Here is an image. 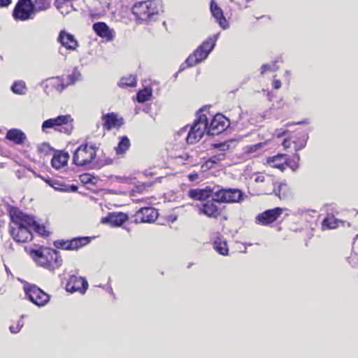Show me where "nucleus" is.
I'll return each instance as SVG.
<instances>
[{
    "label": "nucleus",
    "mask_w": 358,
    "mask_h": 358,
    "mask_svg": "<svg viewBox=\"0 0 358 358\" xmlns=\"http://www.w3.org/2000/svg\"><path fill=\"white\" fill-rule=\"evenodd\" d=\"M215 196L220 203H240L243 201L244 194L238 189L217 188Z\"/></svg>",
    "instance_id": "obj_8"
},
{
    "label": "nucleus",
    "mask_w": 358,
    "mask_h": 358,
    "mask_svg": "<svg viewBox=\"0 0 358 358\" xmlns=\"http://www.w3.org/2000/svg\"><path fill=\"white\" fill-rule=\"evenodd\" d=\"M24 292L29 299L38 306H44L50 300V296L36 285H24Z\"/></svg>",
    "instance_id": "obj_9"
},
{
    "label": "nucleus",
    "mask_w": 358,
    "mask_h": 358,
    "mask_svg": "<svg viewBox=\"0 0 358 358\" xmlns=\"http://www.w3.org/2000/svg\"><path fill=\"white\" fill-rule=\"evenodd\" d=\"M87 287V281L84 278L76 275H71L66 285V291L71 293L78 292L85 294Z\"/></svg>",
    "instance_id": "obj_12"
},
{
    "label": "nucleus",
    "mask_w": 358,
    "mask_h": 358,
    "mask_svg": "<svg viewBox=\"0 0 358 358\" xmlns=\"http://www.w3.org/2000/svg\"><path fill=\"white\" fill-rule=\"evenodd\" d=\"M50 185L52 187H54L55 189L64 190V189H62V188L59 187V185H57V183H53V184L50 183Z\"/></svg>",
    "instance_id": "obj_49"
},
{
    "label": "nucleus",
    "mask_w": 358,
    "mask_h": 358,
    "mask_svg": "<svg viewBox=\"0 0 358 358\" xmlns=\"http://www.w3.org/2000/svg\"><path fill=\"white\" fill-rule=\"evenodd\" d=\"M136 84V77H134V76H129L127 77H124L120 80L119 83V86L121 87H134Z\"/></svg>",
    "instance_id": "obj_35"
},
{
    "label": "nucleus",
    "mask_w": 358,
    "mask_h": 358,
    "mask_svg": "<svg viewBox=\"0 0 358 358\" xmlns=\"http://www.w3.org/2000/svg\"><path fill=\"white\" fill-rule=\"evenodd\" d=\"M225 159V155L222 152L216 154L212 156L209 159L208 162L212 164H217L221 161H223Z\"/></svg>",
    "instance_id": "obj_41"
},
{
    "label": "nucleus",
    "mask_w": 358,
    "mask_h": 358,
    "mask_svg": "<svg viewBox=\"0 0 358 358\" xmlns=\"http://www.w3.org/2000/svg\"><path fill=\"white\" fill-rule=\"evenodd\" d=\"M264 188V193L266 194H271L274 193L280 199H287L289 195V188L285 182H280L278 188H275L274 186H262Z\"/></svg>",
    "instance_id": "obj_17"
},
{
    "label": "nucleus",
    "mask_w": 358,
    "mask_h": 358,
    "mask_svg": "<svg viewBox=\"0 0 358 358\" xmlns=\"http://www.w3.org/2000/svg\"><path fill=\"white\" fill-rule=\"evenodd\" d=\"M255 182L260 184L259 185V187L262 189L263 192L264 188L262 187V186L273 187L275 185L273 177L270 175H258L255 178Z\"/></svg>",
    "instance_id": "obj_26"
},
{
    "label": "nucleus",
    "mask_w": 358,
    "mask_h": 358,
    "mask_svg": "<svg viewBox=\"0 0 358 358\" xmlns=\"http://www.w3.org/2000/svg\"><path fill=\"white\" fill-rule=\"evenodd\" d=\"M284 209L282 208H275L260 213L257 217V222L262 225H268L275 222L282 213Z\"/></svg>",
    "instance_id": "obj_13"
},
{
    "label": "nucleus",
    "mask_w": 358,
    "mask_h": 358,
    "mask_svg": "<svg viewBox=\"0 0 358 358\" xmlns=\"http://www.w3.org/2000/svg\"><path fill=\"white\" fill-rule=\"evenodd\" d=\"M269 139L266 140V141L263 143H259L255 145L246 146L245 148V152L246 153H253L259 150L260 148H263L265 145L267 144Z\"/></svg>",
    "instance_id": "obj_37"
},
{
    "label": "nucleus",
    "mask_w": 358,
    "mask_h": 358,
    "mask_svg": "<svg viewBox=\"0 0 358 358\" xmlns=\"http://www.w3.org/2000/svg\"><path fill=\"white\" fill-rule=\"evenodd\" d=\"M145 189V185H138L135 187L131 192V196H134L137 193H141Z\"/></svg>",
    "instance_id": "obj_45"
},
{
    "label": "nucleus",
    "mask_w": 358,
    "mask_h": 358,
    "mask_svg": "<svg viewBox=\"0 0 358 358\" xmlns=\"http://www.w3.org/2000/svg\"><path fill=\"white\" fill-rule=\"evenodd\" d=\"M57 247H59L64 250H71V245H70V241H60L57 243V245H56Z\"/></svg>",
    "instance_id": "obj_44"
},
{
    "label": "nucleus",
    "mask_w": 358,
    "mask_h": 358,
    "mask_svg": "<svg viewBox=\"0 0 358 358\" xmlns=\"http://www.w3.org/2000/svg\"><path fill=\"white\" fill-rule=\"evenodd\" d=\"M50 185L52 187H54L55 189L64 190V189H62V188L59 187V185H57V183H53V184L50 183Z\"/></svg>",
    "instance_id": "obj_50"
},
{
    "label": "nucleus",
    "mask_w": 358,
    "mask_h": 358,
    "mask_svg": "<svg viewBox=\"0 0 358 358\" xmlns=\"http://www.w3.org/2000/svg\"><path fill=\"white\" fill-rule=\"evenodd\" d=\"M285 73H286V75L289 76L290 74V71H286Z\"/></svg>",
    "instance_id": "obj_56"
},
{
    "label": "nucleus",
    "mask_w": 358,
    "mask_h": 358,
    "mask_svg": "<svg viewBox=\"0 0 358 358\" xmlns=\"http://www.w3.org/2000/svg\"><path fill=\"white\" fill-rule=\"evenodd\" d=\"M72 122L71 115H59L55 118L45 120L42 124V129L45 131L46 129L52 128L61 132L70 134L71 131Z\"/></svg>",
    "instance_id": "obj_6"
},
{
    "label": "nucleus",
    "mask_w": 358,
    "mask_h": 358,
    "mask_svg": "<svg viewBox=\"0 0 358 358\" xmlns=\"http://www.w3.org/2000/svg\"><path fill=\"white\" fill-rule=\"evenodd\" d=\"M296 159H297L298 160L299 159V158H300V157H299V154H296Z\"/></svg>",
    "instance_id": "obj_57"
},
{
    "label": "nucleus",
    "mask_w": 358,
    "mask_h": 358,
    "mask_svg": "<svg viewBox=\"0 0 358 358\" xmlns=\"http://www.w3.org/2000/svg\"><path fill=\"white\" fill-rule=\"evenodd\" d=\"M199 211L208 217L217 219L222 213V208L215 196L197 206Z\"/></svg>",
    "instance_id": "obj_10"
},
{
    "label": "nucleus",
    "mask_w": 358,
    "mask_h": 358,
    "mask_svg": "<svg viewBox=\"0 0 358 358\" xmlns=\"http://www.w3.org/2000/svg\"><path fill=\"white\" fill-rule=\"evenodd\" d=\"M90 243L88 237L76 238L70 241L71 250H78L79 248L87 245Z\"/></svg>",
    "instance_id": "obj_30"
},
{
    "label": "nucleus",
    "mask_w": 358,
    "mask_h": 358,
    "mask_svg": "<svg viewBox=\"0 0 358 358\" xmlns=\"http://www.w3.org/2000/svg\"><path fill=\"white\" fill-rule=\"evenodd\" d=\"M210 11L213 17L222 28L227 29L229 27L227 21L223 15L222 9L213 0L210 2Z\"/></svg>",
    "instance_id": "obj_21"
},
{
    "label": "nucleus",
    "mask_w": 358,
    "mask_h": 358,
    "mask_svg": "<svg viewBox=\"0 0 358 358\" xmlns=\"http://www.w3.org/2000/svg\"><path fill=\"white\" fill-rule=\"evenodd\" d=\"M343 223L342 221L337 220L334 216L327 217L322 222V229H334L338 227L339 224Z\"/></svg>",
    "instance_id": "obj_28"
},
{
    "label": "nucleus",
    "mask_w": 358,
    "mask_h": 358,
    "mask_svg": "<svg viewBox=\"0 0 358 358\" xmlns=\"http://www.w3.org/2000/svg\"><path fill=\"white\" fill-rule=\"evenodd\" d=\"M58 41L62 46L68 50H75L78 46V43L74 36L65 31H60Z\"/></svg>",
    "instance_id": "obj_18"
},
{
    "label": "nucleus",
    "mask_w": 358,
    "mask_h": 358,
    "mask_svg": "<svg viewBox=\"0 0 358 358\" xmlns=\"http://www.w3.org/2000/svg\"><path fill=\"white\" fill-rule=\"evenodd\" d=\"M9 215L11 220L10 232L13 238L18 243L31 241L33 238L31 227L35 223L34 219L17 208H11Z\"/></svg>",
    "instance_id": "obj_1"
},
{
    "label": "nucleus",
    "mask_w": 358,
    "mask_h": 358,
    "mask_svg": "<svg viewBox=\"0 0 358 358\" xmlns=\"http://www.w3.org/2000/svg\"><path fill=\"white\" fill-rule=\"evenodd\" d=\"M46 86H50L58 92H62L68 85L60 80L59 78H52L46 80Z\"/></svg>",
    "instance_id": "obj_29"
},
{
    "label": "nucleus",
    "mask_w": 358,
    "mask_h": 358,
    "mask_svg": "<svg viewBox=\"0 0 358 358\" xmlns=\"http://www.w3.org/2000/svg\"><path fill=\"white\" fill-rule=\"evenodd\" d=\"M278 69L279 66L276 64L275 62H273L271 64H263L261 67V74L264 75L267 71H275Z\"/></svg>",
    "instance_id": "obj_38"
},
{
    "label": "nucleus",
    "mask_w": 358,
    "mask_h": 358,
    "mask_svg": "<svg viewBox=\"0 0 358 358\" xmlns=\"http://www.w3.org/2000/svg\"><path fill=\"white\" fill-rule=\"evenodd\" d=\"M27 252L36 264L49 270H55L62 264V258L57 251L35 245L34 248H26Z\"/></svg>",
    "instance_id": "obj_2"
},
{
    "label": "nucleus",
    "mask_w": 358,
    "mask_h": 358,
    "mask_svg": "<svg viewBox=\"0 0 358 358\" xmlns=\"http://www.w3.org/2000/svg\"><path fill=\"white\" fill-rule=\"evenodd\" d=\"M162 11L161 0H147L136 3L132 7V13L141 22H148L155 20Z\"/></svg>",
    "instance_id": "obj_3"
},
{
    "label": "nucleus",
    "mask_w": 358,
    "mask_h": 358,
    "mask_svg": "<svg viewBox=\"0 0 358 358\" xmlns=\"http://www.w3.org/2000/svg\"><path fill=\"white\" fill-rule=\"evenodd\" d=\"M81 78V74L77 68H74L72 73L68 76V82L66 85H73L76 81L80 80Z\"/></svg>",
    "instance_id": "obj_36"
},
{
    "label": "nucleus",
    "mask_w": 358,
    "mask_h": 358,
    "mask_svg": "<svg viewBox=\"0 0 358 358\" xmlns=\"http://www.w3.org/2000/svg\"><path fill=\"white\" fill-rule=\"evenodd\" d=\"M88 176H82V181L83 182L85 178H87Z\"/></svg>",
    "instance_id": "obj_55"
},
{
    "label": "nucleus",
    "mask_w": 358,
    "mask_h": 358,
    "mask_svg": "<svg viewBox=\"0 0 358 358\" xmlns=\"http://www.w3.org/2000/svg\"><path fill=\"white\" fill-rule=\"evenodd\" d=\"M6 138L15 144H22L26 139L25 134L18 129H11L7 131Z\"/></svg>",
    "instance_id": "obj_23"
},
{
    "label": "nucleus",
    "mask_w": 358,
    "mask_h": 358,
    "mask_svg": "<svg viewBox=\"0 0 358 358\" xmlns=\"http://www.w3.org/2000/svg\"><path fill=\"white\" fill-rule=\"evenodd\" d=\"M189 177L191 180H193L194 178H196V175H195L194 176L190 175Z\"/></svg>",
    "instance_id": "obj_54"
},
{
    "label": "nucleus",
    "mask_w": 358,
    "mask_h": 358,
    "mask_svg": "<svg viewBox=\"0 0 358 358\" xmlns=\"http://www.w3.org/2000/svg\"><path fill=\"white\" fill-rule=\"evenodd\" d=\"M128 216L123 213H110L107 217H103L101 222L103 223L108 224L112 227H120L126 220Z\"/></svg>",
    "instance_id": "obj_20"
},
{
    "label": "nucleus",
    "mask_w": 358,
    "mask_h": 358,
    "mask_svg": "<svg viewBox=\"0 0 358 358\" xmlns=\"http://www.w3.org/2000/svg\"><path fill=\"white\" fill-rule=\"evenodd\" d=\"M34 9L31 0H20L13 10V17L15 20H26L30 18Z\"/></svg>",
    "instance_id": "obj_11"
},
{
    "label": "nucleus",
    "mask_w": 358,
    "mask_h": 358,
    "mask_svg": "<svg viewBox=\"0 0 358 358\" xmlns=\"http://www.w3.org/2000/svg\"><path fill=\"white\" fill-rule=\"evenodd\" d=\"M23 320L22 318H21L17 323L15 326H10V331L12 334H17L18 333L22 327H23Z\"/></svg>",
    "instance_id": "obj_42"
},
{
    "label": "nucleus",
    "mask_w": 358,
    "mask_h": 358,
    "mask_svg": "<svg viewBox=\"0 0 358 358\" xmlns=\"http://www.w3.org/2000/svg\"><path fill=\"white\" fill-rule=\"evenodd\" d=\"M104 122L103 127L107 129L119 127L122 124V119L118 118L114 113L107 114L103 117Z\"/></svg>",
    "instance_id": "obj_24"
},
{
    "label": "nucleus",
    "mask_w": 358,
    "mask_h": 358,
    "mask_svg": "<svg viewBox=\"0 0 358 358\" xmlns=\"http://www.w3.org/2000/svg\"><path fill=\"white\" fill-rule=\"evenodd\" d=\"M152 93L151 88L145 87L138 92L136 99L139 103H144L150 100Z\"/></svg>",
    "instance_id": "obj_32"
},
{
    "label": "nucleus",
    "mask_w": 358,
    "mask_h": 358,
    "mask_svg": "<svg viewBox=\"0 0 358 358\" xmlns=\"http://www.w3.org/2000/svg\"><path fill=\"white\" fill-rule=\"evenodd\" d=\"M35 3L38 10H44L49 8V3L45 2L44 0H36Z\"/></svg>",
    "instance_id": "obj_43"
},
{
    "label": "nucleus",
    "mask_w": 358,
    "mask_h": 358,
    "mask_svg": "<svg viewBox=\"0 0 358 358\" xmlns=\"http://www.w3.org/2000/svg\"><path fill=\"white\" fill-rule=\"evenodd\" d=\"M158 216L157 211L153 208H142L136 212V220L141 222H154Z\"/></svg>",
    "instance_id": "obj_19"
},
{
    "label": "nucleus",
    "mask_w": 358,
    "mask_h": 358,
    "mask_svg": "<svg viewBox=\"0 0 358 358\" xmlns=\"http://www.w3.org/2000/svg\"><path fill=\"white\" fill-rule=\"evenodd\" d=\"M266 162L273 168L283 170L287 163V156L283 154L277 155L276 156L268 157Z\"/></svg>",
    "instance_id": "obj_25"
},
{
    "label": "nucleus",
    "mask_w": 358,
    "mask_h": 358,
    "mask_svg": "<svg viewBox=\"0 0 358 358\" xmlns=\"http://www.w3.org/2000/svg\"><path fill=\"white\" fill-rule=\"evenodd\" d=\"M208 132V118L204 114H199L198 118L195 120L193 126L186 137V141L189 144H194L198 142L203 136L205 132Z\"/></svg>",
    "instance_id": "obj_4"
},
{
    "label": "nucleus",
    "mask_w": 358,
    "mask_h": 358,
    "mask_svg": "<svg viewBox=\"0 0 358 358\" xmlns=\"http://www.w3.org/2000/svg\"><path fill=\"white\" fill-rule=\"evenodd\" d=\"M286 133H287V131H282V132H280V133L277 134H276V136H277L278 138H280V137H282V136H284Z\"/></svg>",
    "instance_id": "obj_51"
},
{
    "label": "nucleus",
    "mask_w": 358,
    "mask_h": 358,
    "mask_svg": "<svg viewBox=\"0 0 358 358\" xmlns=\"http://www.w3.org/2000/svg\"><path fill=\"white\" fill-rule=\"evenodd\" d=\"M71 1L72 0H55V5L62 14L66 15L68 14V10L62 9L64 5H66V7L69 8H73V5L71 3Z\"/></svg>",
    "instance_id": "obj_34"
},
{
    "label": "nucleus",
    "mask_w": 358,
    "mask_h": 358,
    "mask_svg": "<svg viewBox=\"0 0 358 358\" xmlns=\"http://www.w3.org/2000/svg\"><path fill=\"white\" fill-rule=\"evenodd\" d=\"M31 229L36 231L38 234H39L41 236H46L48 233L47 231L45 230V227L40 225L36 221L34 224H31Z\"/></svg>",
    "instance_id": "obj_39"
},
{
    "label": "nucleus",
    "mask_w": 358,
    "mask_h": 358,
    "mask_svg": "<svg viewBox=\"0 0 358 358\" xmlns=\"http://www.w3.org/2000/svg\"><path fill=\"white\" fill-rule=\"evenodd\" d=\"M273 85L275 89L278 90L281 87L282 83L280 80L274 78Z\"/></svg>",
    "instance_id": "obj_46"
},
{
    "label": "nucleus",
    "mask_w": 358,
    "mask_h": 358,
    "mask_svg": "<svg viewBox=\"0 0 358 358\" xmlns=\"http://www.w3.org/2000/svg\"><path fill=\"white\" fill-rule=\"evenodd\" d=\"M215 192H216V188L212 189L210 187H206L202 189L197 188L189 189L188 191V196L194 200L205 202L209 198L212 196L214 197Z\"/></svg>",
    "instance_id": "obj_14"
},
{
    "label": "nucleus",
    "mask_w": 358,
    "mask_h": 358,
    "mask_svg": "<svg viewBox=\"0 0 358 358\" xmlns=\"http://www.w3.org/2000/svg\"><path fill=\"white\" fill-rule=\"evenodd\" d=\"M11 90L16 94H25L27 92V87L25 83L22 80L15 81L11 86Z\"/></svg>",
    "instance_id": "obj_31"
},
{
    "label": "nucleus",
    "mask_w": 358,
    "mask_h": 358,
    "mask_svg": "<svg viewBox=\"0 0 358 358\" xmlns=\"http://www.w3.org/2000/svg\"><path fill=\"white\" fill-rule=\"evenodd\" d=\"M306 140L307 136L304 134L302 136V138L301 137L297 141H294L296 150H300L304 148L306 145Z\"/></svg>",
    "instance_id": "obj_40"
},
{
    "label": "nucleus",
    "mask_w": 358,
    "mask_h": 358,
    "mask_svg": "<svg viewBox=\"0 0 358 358\" xmlns=\"http://www.w3.org/2000/svg\"><path fill=\"white\" fill-rule=\"evenodd\" d=\"M214 249L222 255L228 254V247L225 241L217 239L214 242Z\"/></svg>",
    "instance_id": "obj_33"
},
{
    "label": "nucleus",
    "mask_w": 358,
    "mask_h": 358,
    "mask_svg": "<svg viewBox=\"0 0 358 358\" xmlns=\"http://www.w3.org/2000/svg\"><path fill=\"white\" fill-rule=\"evenodd\" d=\"M69 159V155L65 152H59L55 153L51 160L52 167L56 169H59L67 165Z\"/></svg>",
    "instance_id": "obj_22"
},
{
    "label": "nucleus",
    "mask_w": 358,
    "mask_h": 358,
    "mask_svg": "<svg viewBox=\"0 0 358 358\" xmlns=\"http://www.w3.org/2000/svg\"><path fill=\"white\" fill-rule=\"evenodd\" d=\"M96 148L93 145L82 144L75 151L73 157V162L78 166H83L90 164L96 157Z\"/></svg>",
    "instance_id": "obj_5"
},
{
    "label": "nucleus",
    "mask_w": 358,
    "mask_h": 358,
    "mask_svg": "<svg viewBox=\"0 0 358 358\" xmlns=\"http://www.w3.org/2000/svg\"><path fill=\"white\" fill-rule=\"evenodd\" d=\"M130 147V141L127 137L121 138L117 146L115 148L117 157L123 156Z\"/></svg>",
    "instance_id": "obj_27"
},
{
    "label": "nucleus",
    "mask_w": 358,
    "mask_h": 358,
    "mask_svg": "<svg viewBox=\"0 0 358 358\" xmlns=\"http://www.w3.org/2000/svg\"><path fill=\"white\" fill-rule=\"evenodd\" d=\"M215 45V39L209 38L204 41L187 59L188 66H194L205 59Z\"/></svg>",
    "instance_id": "obj_7"
},
{
    "label": "nucleus",
    "mask_w": 358,
    "mask_h": 358,
    "mask_svg": "<svg viewBox=\"0 0 358 358\" xmlns=\"http://www.w3.org/2000/svg\"><path fill=\"white\" fill-rule=\"evenodd\" d=\"M226 127L225 117L221 114H217L212 118L210 123L208 124V134L209 135L218 134L224 131Z\"/></svg>",
    "instance_id": "obj_15"
},
{
    "label": "nucleus",
    "mask_w": 358,
    "mask_h": 358,
    "mask_svg": "<svg viewBox=\"0 0 358 358\" xmlns=\"http://www.w3.org/2000/svg\"><path fill=\"white\" fill-rule=\"evenodd\" d=\"M186 131H187V128H185V127L182 128V129L180 130V135H182V134H184L185 133H186Z\"/></svg>",
    "instance_id": "obj_53"
},
{
    "label": "nucleus",
    "mask_w": 358,
    "mask_h": 358,
    "mask_svg": "<svg viewBox=\"0 0 358 358\" xmlns=\"http://www.w3.org/2000/svg\"><path fill=\"white\" fill-rule=\"evenodd\" d=\"M62 9L68 10V13H69L71 12V10L73 9V8H69V7H66V5H64V7Z\"/></svg>",
    "instance_id": "obj_52"
},
{
    "label": "nucleus",
    "mask_w": 358,
    "mask_h": 358,
    "mask_svg": "<svg viewBox=\"0 0 358 358\" xmlns=\"http://www.w3.org/2000/svg\"><path fill=\"white\" fill-rule=\"evenodd\" d=\"M11 2V0H0V6H8Z\"/></svg>",
    "instance_id": "obj_47"
},
{
    "label": "nucleus",
    "mask_w": 358,
    "mask_h": 358,
    "mask_svg": "<svg viewBox=\"0 0 358 358\" xmlns=\"http://www.w3.org/2000/svg\"><path fill=\"white\" fill-rule=\"evenodd\" d=\"M282 145L285 148H287L290 146V142L288 139H285L283 143H282Z\"/></svg>",
    "instance_id": "obj_48"
},
{
    "label": "nucleus",
    "mask_w": 358,
    "mask_h": 358,
    "mask_svg": "<svg viewBox=\"0 0 358 358\" xmlns=\"http://www.w3.org/2000/svg\"><path fill=\"white\" fill-rule=\"evenodd\" d=\"M95 33L106 41H112L114 39L115 32L104 22H96L93 24Z\"/></svg>",
    "instance_id": "obj_16"
}]
</instances>
